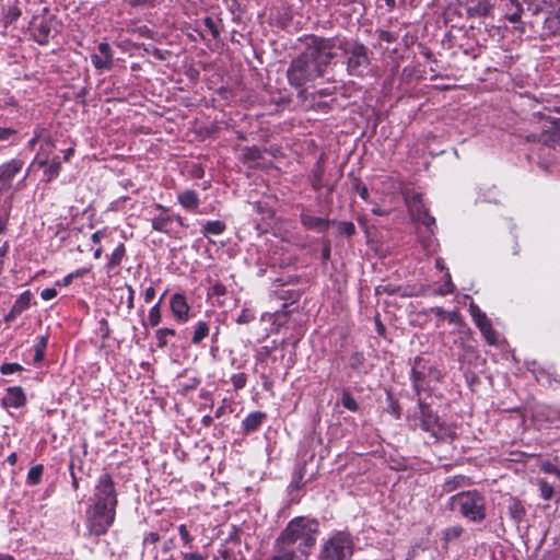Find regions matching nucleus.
<instances>
[{"label": "nucleus", "instance_id": "33", "mask_svg": "<svg viewBox=\"0 0 560 560\" xmlns=\"http://www.w3.org/2000/svg\"><path fill=\"white\" fill-rule=\"evenodd\" d=\"M43 472L44 466L42 464L33 466L27 472L26 482L31 486L40 483Z\"/></svg>", "mask_w": 560, "mask_h": 560}, {"label": "nucleus", "instance_id": "32", "mask_svg": "<svg viewBox=\"0 0 560 560\" xmlns=\"http://www.w3.org/2000/svg\"><path fill=\"white\" fill-rule=\"evenodd\" d=\"M338 4L349 8L350 14L363 15L365 13L363 3L360 0H338Z\"/></svg>", "mask_w": 560, "mask_h": 560}, {"label": "nucleus", "instance_id": "35", "mask_svg": "<svg viewBox=\"0 0 560 560\" xmlns=\"http://www.w3.org/2000/svg\"><path fill=\"white\" fill-rule=\"evenodd\" d=\"M459 346L462 348L463 353L459 354V360H470L471 358H476L477 350L472 345H469L464 341L463 338L459 339Z\"/></svg>", "mask_w": 560, "mask_h": 560}, {"label": "nucleus", "instance_id": "60", "mask_svg": "<svg viewBox=\"0 0 560 560\" xmlns=\"http://www.w3.org/2000/svg\"><path fill=\"white\" fill-rule=\"evenodd\" d=\"M303 485H304V482H303V474H302V470H299L294 475V479H293L291 486L294 487L295 489H300Z\"/></svg>", "mask_w": 560, "mask_h": 560}, {"label": "nucleus", "instance_id": "1", "mask_svg": "<svg viewBox=\"0 0 560 560\" xmlns=\"http://www.w3.org/2000/svg\"><path fill=\"white\" fill-rule=\"evenodd\" d=\"M319 523L314 518L298 516L292 518L278 536V544L296 545V550L307 558L316 545Z\"/></svg>", "mask_w": 560, "mask_h": 560}, {"label": "nucleus", "instance_id": "34", "mask_svg": "<svg viewBox=\"0 0 560 560\" xmlns=\"http://www.w3.org/2000/svg\"><path fill=\"white\" fill-rule=\"evenodd\" d=\"M31 295L30 292L21 294L12 306V313H22L30 306Z\"/></svg>", "mask_w": 560, "mask_h": 560}, {"label": "nucleus", "instance_id": "30", "mask_svg": "<svg viewBox=\"0 0 560 560\" xmlns=\"http://www.w3.org/2000/svg\"><path fill=\"white\" fill-rule=\"evenodd\" d=\"M176 335V330L173 328H159L155 331L156 346L160 349H164L168 341V337H174Z\"/></svg>", "mask_w": 560, "mask_h": 560}, {"label": "nucleus", "instance_id": "8", "mask_svg": "<svg viewBox=\"0 0 560 560\" xmlns=\"http://www.w3.org/2000/svg\"><path fill=\"white\" fill-rule=\"evenodd\" d=\"M90 502V505L116 511L118 503L117 493L115 482L108 472H104L100 476Z\"/></svg>", "mask_w": 560, "mask_h": 560}, {"label": "nucleus", "instance_id": "45", "mask_svg": "<svg viewBox=\"0 0 560 560\" xmlns=\"http://www.w3.org/2000/svg\"><path fill=\"white\" fill-rule=\"evenodd\" d=\"M226 287L221 282H215L209 289L208 295L213 298H221L226 294Z\"/></svg>", "mask_w": 560, "mask_h": 560}, {"label": "nucleus", "instance_id": "58", "mask_svg": "<svg viewBox=\"0 0 560 560\" xmlns=\"http://www.w3.org/2000/svg\"><path fill=\"white\" fill-rule=\"evenodd\" d=\"M389 410L392 412V415L398 419L400 417V408H399V405L396 400H394L392 397H389Z\"/></svg>", "mask_w": 560, "mask_h": 560}, {"label": "nucleus", "instance_id": "20", "mask_svg": "<svg viewBox=\"0 0 560 560\" xmlns=\"http://www.w3.org/2000/svg\"><path fill=\"white\" fill-rule=\"evenodd\" d=\"M276 553L269 560H296V551L287 544H278V538L273 545Z\"/></svg>", "mask_w": 560, "mask_h": 560}, {"label": "nucleus", "instance_id": "39", "mask_svg": "<svg viewBox=\"0 0 560 560\" xmlns=\"http://www.w3.org/2000/svg\"><path fill=\"white\" fill-rule=\"evenodd\" d=\"M341 404L346 409H348L350 411H357L359 409L358 402L355 401L353 396L350 394V392H348L346 389L342 392Z\"/></svg>", "mask_w": 560, "mask_h": 560}, {"label": "nucleus", "instance_id": "48", "mask_svg": "<svg viewBox=\"0 0 560 560\" xmlns=\"http://www.w3.org/2000/svg\"><path fill=\"white\" fill-rule=\"evenodd\" d=\"M178 533H179V536H180L182 540L184 541V545L188 546V547H191L194 538L189 534V532L187 529V526L185 524L179 525Z\"/></svg>", "mask_w": 560, "mask_h": 560}, {"label": "nucleus", "instance_id": "15", "mask_svg": "<svg viewBox=\"0 0 560 560\" xmlns=\"http://www.w3.org/2000/svg\"><path fill=\"white\" fill-rule=\"evenodd\" d=\"M5 407L20 408L26 404V396L20 386L9 387L2 398Z\"/></svg>", "mask_w": 560, "mask_h": 560}, {"label": "nucleus", "instance_id": "18", "mask_svg": "<svg viewBox=\"0 0 560 560\" xmlns=\"http://www.w3.org/2000/svg\"><path fill=\"white\" fill-rule=\"evenodd\" d=\"M177 200L179 205L189 210V211H196L199 206V196L197 191L192 189H187L177 195Z\"/></svg>", "mask_w": 560, "mask_h": 560}, {"label": "nucleus", "instance_id": "7", "mask_svg": "<svg viewBox=\"0 0 560 560\" xmlns=\"http://www.w3.org/2000/svg\"><path fill=\"white\" fill-rule=\"evenodd\" d=\"M86 515V529L90 536L100 537L108 532V528L114 524L116 511L89 505L85 512Z\"/></svg>", "mask_w": 560, "mask_h": 560}, {"label": "nucleus", "instance_id": "26", "mask_svg": "<svg viewBox=\"0 0 560 560\" xmlns=\"http://www.w3.org/2000/svg\"><path fill=\"white\" fill-rule=\"evenodd\" d=\"M226 225L224 222L220 220L208 221L202 225L201 233L205 237H209L211 235H221L224 233Z\"/></svg>", "mask_w": 560, "mask_h": 560}, {"label": "nucleus", "instance_id": "3", "mask_svg": "<svg viewBox=\"0 0 560 560\" xmlns=\"http://www.w3.org/2000/svg\"><path fill=\"white\" fill-rule=\"evenodd\" d=\"M453 511H458L463 517L474 523L486 518V498L477 490L459 492L450 499Z\"/></svg>", "mask_w": 560, "mask_h": 560}, {"label": "nucleus", "instance_id": "9", "mask_svg": "<svg viewBox=\"0 0 560 560\" xmlns=\"http://www.w3.org/2000/svg\"><path fill=\"white\" fill-rule=\"evenodd\" d=\"M415 427L425 432L436 435V429H440L439 417L432 412L430 407L419 397L418 409L412 416Z\"/></svg>", "mask_w": 560, "mask_h": 560}, {"label": "nucleus", "instance_id": "5", "mask_svg": "<svg viewBox=\"0 0 560 560\" xmlns=\"http://www.w3.org/2000/svg\"><path fill=\"white\" fill-rule=\"evenodd\" d=\"M354 539L345 530L334 533L323 541L317 553V560H352Z\"/></svg>", "mask_w": 560, "mask_h": 560}, {"label": "nucleus", "instance_id": "59", "mask_svg": "<svg viewBox=\"0 0 560 560\" xmlns=\"http://www.w3.org/2000/svg\"><path fill=\"white\" fill-rule=\"evenodd\" d=\"M183 558L184 560H206L207 556L199 552H184Z\"/></svg>", "mask_w": 560, "mask_h": 560}, {"label": "nucleus", "instance_id": "54", "mask_svg": "<svg viewBox=\"0 0 560 560\" xmlns=\"http://www.w3.org/2000/svg\"><path fill=\"white\" fill-rule=\"evenodd\" d=\"M159 541H160V535L155 532H151L145 535V537L143 539V546L145 548L149 544L155 545Z\"/></svg>", "mask_w": 560, "mask_h": 560}, {"label": "nucleus", "instance_id": "49", "mask_svg": "<svg viewBox=\"0 0 560 560\" xmlns=\"http://www.w3.org/2000/svg\"><path fill=\"white\" fill-rule=\"evenodd\" d=\"M22 370L23 368L19 363H4L0 366V372L3 375L12 374Z\"/></svg>", "mask_w": 560, "mask_h": 560}, {"label": "nucleus", "instance_id": "22", "mask_svg": "<svg viewBox=\"0 0 560 560\" xmlns=\"http://www.w3.org/2000/svg\"><path fill=\"white\" fill-rule=\"evenodd\" d=\"M508 513L515 523H520L526 515V510L518 499L510 498L508 502Z\"/></svg>", "mask_w": 560, "mask_h": 560}, {"label": "nucleus", "instance_id": "46", "mask_svg": "<svg viewBox=\"0 0 560 560\" xmlns=\"http://www.w3.org/2000/svg\"><path fill=\"white\" fill-rule=\"evenodd\" d=\"M255 319V314L248 308H244L236 318V323L240 325L249 324Z\"/></svg>", "mask_w": 560, "mask_h": 560}, {"label": "nucleus", "instance_id": "62", "mask_svg": "<svg viewBox=\"0 0 560 560\" xmlns=\"http://www.w3.org/2000/svg\"><path fill=\"white\" fill-rule=\"evenodd\" d=\"M155 296V289L153 287H149L145 289L143 298L147 303L151 302Z\"/></svg>", "mask_w": 560, "mask_h": 560}, {"label": "nucleus", "instance_id": "50", "mask_svg": "<svg viewBox=\"0 0 560 560\" xmlns=\"http://www.w3.org/2000/svg\"><path fill=\"white\" fill-rule=\"evenodd\" d=\"M445 318L448 320L450 324H455L458 326L464 325L463 316L457 311L447 312Z\"/></svg>", "mask_w": 560, "mask_h": 560}, {"label": "nucleus", "instance_id": "21", "mask_svg": "<svg viewBox=\"0 0 560 560\" xmlns=\"http://www.w3.org/2000/svg\"><path fill=\"white\" fill-rule=\"evenodd\" d=\"M39 166H46L44 171V180L47 183L57 178L61 171V163L58 158H54L50 163H47V161H40Z\"/></svg>", "mask_w": 560, "mask_h": 560}, {"label": "nucleus", "instance_id": "19", "mask_svg": "<svg viewBox=\"0 0 560 560\" xmlns=\"http://www.w3.org/2000/svg\"><path fill=\"white\" fill-rule=\"evenodd\" d=\"M474 483L472 479L470 477L464 476V475H457L447 478L443 483V491L444 492H452L459 488L469 487Z\"/></svg>", "mask_w": 560, "mask_h": 560}, {"label": "nucleus", "instance_id": "10", "mask_svg": "<svg viewBox=\"0 0 560 560\" xmlns=\"http://www.w3.org/2000/svg\"><path fill=\"white\" fill-rule=\"evenodd\" d=\"M469 313L472 317L475 325L479 328L486 341L491 346L497 345L498 335L495 330L492 328L491 322L488 318L487 314L482 312L479 308V306L474 302H471L469 305Z\"/></svg>", "mask_w": 560, "mask_h": 560}, {"label": "nucleus", "instance_id": "23", "mask_svg": "<svg viewBox=\"0 0 560 560\" xmlns=\"http://www.w3.org/2000/svg\"><path fill=\"white\" fill-rule=\"evenodd\" d=\"M173 223L174 217L161 214L152 219V229L161 233L171 234Z\"/></svg>", "mask_w": 560, "mask_h": 560}, {"label": "nucleus", "instance_id": "14", "mask_svg": "<svg viewBox=\"0 0 560 560\" xmlns=\"http://www.w3.org/2000/svg\"><path fill=\"white\" fill-rule=\"evenodd\" d=\"M170 305L174 317L179 323H186L188 320L190 306L188 305L186 298L183 294H173Z\"/></svg>", "mask_w": 560, "mask_h": 560}, {"label": "nucleus", "instance_id": "47", "mask_svg": "<svg viewBox=\"0 0 560 560\" xmlns=\"http://www.w3.org/2000/svg\"><path fill=\"white\" fill-rule=\"evenodd\" d=\"M231 381L236 389H242L246 385L247 376L245 373H237L232 375Z\"/></svg>", "mask_w": 560, "mask_h": 560}, {"label": "nucleus", "instance_id": "52", "mask_svg": "<svg viewBox=\"0 0 560 560\" xmlns=\"http://www.w3.org/2000/svg\"><path fill=\"white\" fill-rule=\"evenodd\" d=\"M548 133V129H545L542 132L540 133H528L527 136H525V139L527 142H539V143H542L545 145V135Z\"/></svg>", "mask_w": 560, "mask_h": 560}, {"label": "nucleus", "instance_id": "63", "mask_svg": "<svg viewBox=\"0 0 560 560\" xmlns=\"http://www.w3.org/2000/svg\"><path fill=\"white\" fill-rule=\"evenodd\" d=\"M104 236H105V231L98 230L92 234L91 240L94 244H98V243H101V241Z\"/></svg>", "mask_w": 560, "mask_h": 560}, {"label": "nucleus", "instance_id": "13", "mask_svg": "<svg viewBox=\"0 0 560 560\" xmlns=\"http://www.w3.org/2000/svg\"><path fill=\"white\" fill-rule=\"evenodd\" d=\"M52 19L43 18L38 23H34L32 27L33 37L39 45H47L52 32Z\"/></svg>", "mask_w": 560, "mask_h": 560}, {"label": "nucleus", "instance_id": "44", "mask_svg": "<svg viewBox=\"0 0 560 560\" xmlns=\"http://www.w3.org/2000/svg\"><path fill=\"white\" fill-rule=\"evenodd\" d=\"M338 231L340 234H343L347 237H351L355 234L357 229L352 222L341 221L338 223Z\"/></svg>", "mask_w": 560, "mask_h": 560}, {"label": "nucleus", "instance_id": "28", "mask_svg": "<svg viewBox=\"0 0 560 560\" xmlns=\"http://www.w3.org/2000/svg\"><path fill=\"white\" fill-rule=\"evenodd\" d=\"M418 362H420V358L416 359V363L411 369V381L417 396L420 397L421 392L424 390L425 376L423 372L417 369Z\"/></svg>", "mask_w": 560, "mask_h": 560}, {"label": "nucleus", "instance_id": "27", "mask_svg": "<svg viewBox=\"0 0 560 560\" xmlns=\"http://www.w3.org/2000/svg\"><path fill=\"white\" fill-rule=\"evenodd\" d=\"M493 4L489 1H478L475 5L467 8L469 16H488L492 13Z\"/></svg>", "mask_w": 560, "mask_h": 560}, {"label": "nucleus", "instance_id": "2", "mask_svg": "<svg viewBox=\"0 0 560 560\" xmlns=\"http://www.w3.org/2000/svg\"><path fill=\"white\" fill-rule=\"evenodd\" d=\"M345 58L347 73L351 77L362 78L369 70L372 62V52L360 40L341 36L337 43Z\"/></svg>", "mask_w": 560, "mask_h": 560}, {"label": "nucleus", "instance_id": "16", "mask_svg": "<svg viewBox=\"0 0 560 560\" xmlns=\"http://www.w3.org/2000/svg\"><path fill=\"white\" fill-rule=\"evenodd\" d=\"M267 415L262 411H254L247 415L243 422V431L245 433H252L259 429V427L264 423L266 420Z\"/></svg>", "mask_w": 560, "mask_h": 560}, {"label": "nucleus", "instance_id": "38", "mask_svg": "<svg viewBox=\"0 0 560 560\" xmlns=\"http://www.w3.org/2000/svg\"><path fill=\"white\" fill-rule=\"evenodd\" d=\"M323 176H324V168L318 163L313 171V177H312V187L314 190L318 191L323 188Z\"/></svg>", "mask_w": 560, "mask_h": 560}, {"label": "nucleus", "instance_id": "53", "mask_svg": "<svg viewBox=\"0 0 560 560\" xmlns=\"http://www.w3.org/2000/svg\"><path fill=\"white\" fill-rule=\"evenodd\" d=\"M16 135L13 128L0 127V141H8L12 136Z\"/></svg>", "mask_w": 560, "mask_h": 560}, {"label": "nucleus", "instance_id": "12", "mask_svg": "<svg viewBox=\"0 0 560 560\" xmlns=\"http://www.w3.org/2000/svg\"><path fill=\"white\" fill-rule=\"evenodd\" d=\"M98 54L91 55V61L96 69H110L113 67V52L108 43L97 46Z\"/></svg>", "mask_w": 560, "mask_h": 560}, {"label": "nucleus", "instance_id": "64", "mask_svg": "<svg viewBox=\"0 0 560 560\" xmlns=\"http://www.w3.org/2000/svg\"><path fill=\"white\" fill-rule=\"evenodd\" d=\"M231 553L228 549L219 550V555L214 557V560H230Z\"/></svg>", "mask_w": 560, "mask_h": 560}, {"label": "nucleus", "instance_id": "37", "mask_svg": "<svg viewBox=\"0 0 560 560\" xmlns=\"http://www.w3.org/2000/svg\"><path fill=\"white\" fill-rule=\"evenodd\" d=\"M511 2V4L514 7V10L512 12H509L506 13L505 18L511 22V23H517L521 21L522 19V13H523V7L522 4L518 2V0H509Z\"/></svg>", "mask_w": 560, "mask_h": 560}, {"label": "nucleus", "instance_id": "42", "mask_svg": "<svg viewBox=\"0 0 560 560\" xmlns=\"http://www.w3.org/2000/svg\"><path fill=\"white\" fill-rule=\"evenodd\" d=\"M243 158L245 161H257L262 159V152L257 147H246L243 150Z\"/></svg>", "mask_w": 560, "mask_h": 560}, {"label": "nucleus", "instance_id": "43", "mask_svg": "<svg viewBox=\"0 0 560 560\" xmlns=\"http://www.w3.org/2000/svg\"><path fill=\"white\" fill-rule=\"evenodd\" d=\"M203 24L207 27V30L211 33L214 39H218L220 37L219 23L214 19H212L211 16H206L203 19Z\"/></svg>", "mask_w": 560, "mask_h": 560}, {"label": "nucleus", "instance_id": "11", "mask_svg": "<svg viewBox=\"0 0 560 560\" xmlns=\"http://www.w3.org/2000/svg\"><path fill=\"white\" fill-rule=\"evenodd\" d=\"M24 162L11 159L0 165V196L7 194L13 186L15 176L22 171Z\"/></svg>", "mask_w": 560, "mask_h": 560}, {"label": "nucleus", "instance_id": "41", "mask_svg": "<svg viewBox=\"0 0 560 560\" xmlns=\"http://www.w3.org/2000/svg\"><path fill=\"white\" fill-rule=\"evenodd\" d=\"M540 497L544 500H550L553 495V487L545 479H538Z\"/></svg>", "mask_w": 560, "mask_h": 560}, {"label": "nucleus", "instance_id": "4", "mask_svg": "<svg viewBox=\"0 0 560 560\" xmlns=\"http://www.w3.org/2000/svg\"><path fill=\"white\" fill-rule=\"evenodd\" d=\"M341 36L335 37H319L311 36L307 39L304 50L301 52L307 58L320 72L325 73L326 68L335 58V49Z\"/></svg>", "mask_w": 560, "mask_h": 560}, {"label": "nucleus", "instance_id": "29", "mask_svg": "<svg viewBox=\"0 0 560 560\" xmlns=\"http://www.w3.org/2000/svg\"><path fill=\"white\" fill-rule=\"evenodd\" d=\"M416 219L421 224H423V225H425L428 228L430 234H433L432 226L435 225V218L432 217L429 213V210L423 205H421V203L417 207Z\"/></svg>", "mask_w": 560, "mask_h": 560}, {"label": "nucleus", "instance_id": "6", "mask_svg": "<svg viewBox=\"0 0 560 560\" xmlns=\"http://www.w3.org/2000/svg\"><path fill=\"white\" fill-rule=\"evenodd\" d=\"M323 75L324 73L320 72V70H318L307 58H305L303 54L293 58L287 70L288 82L293 88H302L308 82H312Z\"/></svg>", "mask_w": 560, "mask_h": 560}, {"label": "nucleus", "instance_id": "25", "mask_svg": "<svg viewBox=\"0 0 560 560\" xmlns=\"http://www.w3.org/2000/svg\"><path fill=\"white\" fill-rule=\"evenodd\" d=\"M126 256V246L124 243H120L113 253L108 256V261L106 264L107 271L114 270L116 267H118L122 259Z\"/></svg>", "mask_w": 560, "mask_h": 560}, {"label": "nucleus", "instance_id": "61", "mask_svg": "<svg viewBox=\"0 0 560 560\" xmlns=\"http://www.w3.org/2000/svg\"><path fill=\"white\" fill-rule=\"evenodd\" d=\"M128 290V298H127V306L129 310L133 308V301H135V290L131 285H127Z\"/></svg>", "mask_w": 560, "mask_h": 560}, {"label": "nucleus", "instance_id": "56", "mask_svg": "<svg viewBox=\"0 0 560 560\" xmlns=\"http://www.w3.org/2000/svg\"><path fill=\"white\" fill-rule=\"evenodd\" d=\"M57 295V290L55 288H46L40 292V296L45 301H49Z\"/></svg>", "mask_w": 560, "mask_h": 560}, {"label": "nucleus", "instance_id": "57", "mask_svg": "<svg viewBox=\"0 0 560 560\" xmlns=\"http://www.w3.org/2000/svg\"><path fill=\"white\" fill-rule=\"evenodd\" d=\"M355 189L362 199H364V200L368 199L369 190H368L366 186L363 185L359 179H357Z\"/></svg>", "mask_w": 560, "mask_h": 560}, {"label": "nucleus", "instance_id": "40", "mask_svg": "<svg viewBox=\"0 0 560 560\" xmlns=\"http://www.w3.org/2000/svg\"><path fill=\"white\" fill-rule=\"evenodd\" d=\"M160 304H161V300L155 305H153L149 311L148 320H149L150 326H152V327L158 326L161 322Z\"/></svg>", "mask_w": 560, "mask_h": 560}, {"label": "nucleus", "instance_id": "55", "mask_svg": "<svg viewBox=\"0 0 560 560\" xmlns=\"http://www.w3.org/2000/svg\"><path fill=\"white\" fill-rule=\"evenodd\" d=\"M378 39L386 43H393L396 40V35L388 31H380Z\"/></svg>", "mask_w": 560, "mask_h": 560}, {"label": "nucleus", "instance_id": "31", "mask_svg": "<svg viewBox=\"0 0 560 560\" xmlns=\"http://www.w3.org/2000/svg\"><path fill=\"white\" fill-rule=\"evenodd\" d=\"M365 355L361 351H355L349 357V366L355 372H362L365 364Z\"/></svg>", "mask_w": 560, "mask_h": 560}, {"label": "nucleus", "instance_id": "17", "mask_svg": "<svg viewBox=\"0 0 560 560\" xmlns=\"http://www.w3.org/2000/svg\"><path fill=\"white\" fill-rule=\"evenodd\" d=\"M301 223L307 230L325 232V231H327L330 221L327 219L314 217L311 214H301Z\"/></svg>", "mask_w": 560, "mask_h": 560}, {"label": "nucleus", "instance_id": "24", "mask_svg": "<svg viewBox=\"0 0 560 560\" xmlns=\"http://www.w3.org/2000/svg\"><path fill=\"white\" fill-rule=\"evenodd\" d=\"M210 335V323L199 320L194 325V331L191 336L192 345H200L203 339Z\"/></svg>", "mask_w": 560, "mask_h": 560}, {"label": "nucleus", "instance_id": "51", "mask_svg": "<svg viewBox=\"0 0 560 560\" xmlns=\"http://www.w3.org/2000/svg\"><path fill=\"white\" fill-rule=\"evenodd\" d=\"M381 291L385 292L389 295H394V294H397L400 292V287L388 283V284L377 287L376 292L378 293Z\"/></svg>", "mask_w": 560, "mask_h": 560}, {"label": "nucleus", "instance_id": "36", "mask_svg": "<svg viewBox=\"0 0 560 560\" xmlns=\"http://www.w3.org/2000/svg\"><path fill=\"white\" fill-rule=\"evenodd\" d=\"M48 339L46 336H40L34 346L35 354L34 362H40L45 357V349L47 347Z\"/></svg>", "mask_w": 560, "mask_h": 560}]
</instances>
